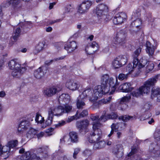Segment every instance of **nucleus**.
Returning a JSON list of instances; mask_svg holds the SVG:
<instances>
[{
  "instance_id": "37998d69",
  "label": "nucleus",
  "mask_w": 160,
  "mask_h": 160,
  "mask_svg": "<svg viewBox=\"0 0 160 160\" xmlns=\"http://www.w3.org/2000/svg\"><path fill=\"white\" fill-rule=\"evenodd\" d=\"M79 118V117L78 116V111H77L75 114V115L74 116L69 117L66 120V123L67 122H70L73 121L75 119H78Z\"/></svg>"
},
{
  "instance_id": "a18cd8bd",
  "label": "nucleus",
  "mask_w": 160,
  "mask_h": 160,
  "mask_svg": "<svg viewBox=\"0 0 160 160\" xmlns=\"http://www.w3.org/2000/svg\"><path fill=\"white\" fill-rule=\"evenodd\" d=\"M141 10L138 9L132 14V19H134L135 18H139L141 15Z\"/></svg>"
},
{
  "instance_id": "58836bf2",
  "label": "nucleus",
  "mask_w": 160,
  "mask_h": 160,
  "mask_svg": "<svg viewBox=\"0 0 160 160\" xmlns=\"http://www.w3.org/2000/svg\"><path fill=\"white\" fill-rule=\"evenodd\" d=\"M133 118H136L135 117H133V116H131L128 115H125L119 117V119L121 120L124 122H127L129 120H132Z\"/></svg>"
},
{
  "instance_id": "0e129e2a",
  "label": "nucleus",
  "mask_w": 160,
  "mask_h": 160,
  "mask_svg": "<svg viewBox=\"0 0 160 160\" xmlns=\"http://www.w3.org/2000/svg\"><path fill=\"white\" fill-rule=\"evenodd\" d=\"M154 64L152 63H148L147 66V69L149 71L152 70L154 68Z\"/></svg>"
},
{
  "instance_id": "8fccbe9b",
  "label": "nucleus",
  "mask_w": 160,
  "mask_h": 160,
  "mask_svg": "<svg viewBox=\"0 0 160 160\" xmlns=\"http://www.w3.org/2000/svg\"><path fill=\"white\" fill-rule=\"evenodd\" d=\"M36 132L33 129H31L27 134V137L29 138H31L33 137V135L35 134Z\"/></svg>"
},
{
  "instance_id": "bf43d9fd",
  "label": "nucleus",
  "mask_w": 160,
  "mask_h": 160,
  "mask_svg": "<svg viewBox=\"0 0 160 160\" xmlns=\"http://www.w3.org/2000/svg\"><path fill=\"white\" fill-rule=\"evenodd\" d=\"M80 150V149L79 148H76L74 149V152L73 155V157L74 159H76L77 158V156Z\"/></svg>"
},
{
  "instance_id": "69168bd1",
  "label": "nucleus",
  "mask_w": 160,
  "mask_h": 160,
  "mask_svg": "<svg viewBox=\"0 0 160 160\" xmlns=\"http://www.w3.org/2000/svg\"><path fill=\"white\" fill-rule=\"evenodd\" d=\"M145 18L146 21H150L152 18L151 14L150 13H146L145 15Z\"/></svg>"
},
{
  "instance_id": "49530a36",
  "label": "nucleus",
  "mask_w": 160,
  "mask_h": 160,
  "mask_svg": "<svg viewBox=\"0 0 160 160\" xmlns=\"http://www.w3.org/2000/svg\"><path fill=\"white\" fill-rule=\"evenodd\" d=\"M160 92V89L159 88H153L151 91L152 96H156Z\"/></svg>"
},
{
  "instance_id": "0eeeda50",
  "label": "nucleus",
  "mask_w": 160,
  "mask_h": 160,
  "mask_svg": "<svg viewBox=\"0 0 160 160\" xmlns=\"http://www.w3.org/2000/svg\"><path fill=\"white\" fill-rule=\"evenodd\" d=\"M62 88L60 86H53L44 90L43 93L45 96L50 97L57 93Z\"/></svg>"
},
{
  "instance_id": "f704fd0d",
  "label": "nucleus",
  "mask_w": 160,
  "mask_h": 160,
  "mask_svg": "<svg viewBox=\"0 0 160 160\" xmlns=\"http://www.w3.org/2000/svg\"><path fill=\"white\" fill-rule=\"evenodd\" d=\"M63 106V113H69L72 111V106L69 104H66Z\"/></svg>"
},
{
  "instance_id": "2eb2a0df",
  "label": "nucleus",
  "mask_w": 160,
  "mask_h": 160,
  "mask_svg": "<svg viewBox=\"0 0 160 160\" xmlns=\"http://www.w3.org/2000/svg\"><path fill=\"white\" fill-rule=\"evenodd\" d=\"M146 50L147 53L150 56H152L154 54V50L157 48V45H152L149 41H147L146 43Z\"/></svg>"
},
{
  "instance_id": "4be33fe9",
  "label": "nucleus",
  "mask_w": 160,
  "mask_h": 160,
  "mask_svg": "<svg viewBox=\"0 0 160 160\" xmlns=\"http://www.w3.org/2000/svg\"><path fill=\"white\" fill-rule=\"evenodd\" d=\"M95 13L98 19L101 21L106 20L107 13L104 12L98 7L95 9Z\"/></svg>"
},
{
  "instance_id": "a211bd4d",
  "label": "nucleus",
  "mask_w": 160,
  "mask_h": 160,
  "mask_svg": "<svg viewBox=\"0 0 160 160\" xmlns=\"http://www.w3.org/2000/svg\"><path fill=\"white\" fill-rule=\"evenodd\" d=\"M80 86L79 82L73 80L68 81L66 83V86L68 88L72 90L78 89Z\"/></svg>"
},
{
  "instance_id": "3c124183",
  "label": "nucleus",
  "mask_w": 160,
  "mask_h": 160,
  "mask_svg": "<svg viewBox=\"0 0 160 160\" xmlns=\"http://www.w3.org/2000/svg\"><path fill=\"white\" fill-rule=\"evenodd\" d=\"M66 123V121L61 120L58 122L57 124L54 125L55 128H58L61 127L64 125Z\"/></svg>"
},
{
  "instance_id": "aec40b11",
  "label": "nucleus",
  "mask_w": 160,
  "mask_h": 160,
  "mask_svg": "<svg viewBox=\"0 0 160 160\" xmlns=\"http://www.w3.org/2000/svg\"><path fill=\"white\" fill-rule=\"evenodd\" d=\"M89 124V122L87 119L78 122L77 123V126L79 131L82 132L83 130H86Z\"/></svg>"
},
{
  "instance_id": "4c0bfd02",
  "label": "nucleus",
  "mask_w": 160,
  "mask_h": 160,
  "mask_svg": "<svg viewBox=\"0 0 160 160\" xmlns=\"http://www.w3.org/2000/svg\"><path fill=\"white\" fill-rule=\"evenodd\" d=\"M99 121H97L93 122L92 124L93 130L95 131L98 130H101L99 129V128L102 126V124L99 122Z\"/></svg>"
},
{
  "instance_id": "864d4df0",
  "label": "nucleus",
  "mask_w": 160,
  "mask_h": 160,
  "mask_svg": "<svg viewBox=\"0 0 160 160\" xmlns=\"http://www.w3.org/2000/svg\"><path fill=\"white\" fill-rule=\"evenodd\" d=\"M72 7L71 5H68L65 9V13H69L72 11Z\"/></svg>"
},
{
  "instance_id": "a878e982",
  "label": "nucleus",
  "mask_w": 160,
  "mask_h": 160,
  "mask_svg": "<svg viewBox=\"0 0 160 160\" xmlns=\"http://www.w3.org/2000/svg\"><path fill=\"white\" fill-rule=\"evenodd\" d=\"M8 66L10 69H14L21 68L22 67L16 59H13L11 60L8 63Z\"/></svg>"
},
{
  "instance_id": "f257e3e1",
  "label": "nucleus",
  "mask_w": 160,
  "mask_h": 160,
  "mask_svg": "<svg viewBox=\"0 0 160 160\" xmlns=\"http://www.w3.org/2000/svg\"><path fill=\"white\" fill-rule=\"evenodd\" d=\"M160 77V74H158L149 78L145 82L143 85L132 92V95L134 97L138 98L143 95L144 93L147 94L149 92L151 88L155 85Z\"/></svg>"
},
{
  "instance_id": "f8f14e48",
  "label": "nucleus",
  "mask_w": 160,
  "mask_h": 160,
  "mask_svg": "<svg viewBox=\"0 0 160 160\" xmlns=\"http://www.w3.org/2000/svg\"><path fill=\"white\" fill-rule=\"evenodd\" d=\"M126 14L123 12H119L117 14L113 19V23L115 24H121L125 20Z\"/></svg>"
},
{
  "instance_id": "680f3d73",
  "label": "nucleus",
  "mask_w": 160,
  "mask_h": 160,
  "mask_svg": "<svg viewBox=\"0 0 160 160\" xmlns=\"http://www.w3.org/2000/svg\"><path fill=\"white\" fill-rule=\"evenodd\" d=\"M112 99V97L110 96L108 98L104 99L102 100V102L104 104H107L110 102Z\"/></svg>"
},
{
  "instance_id": "c85d7f7f",
  "label": "nucleus",
  "mask_w": 160,
  "mask_h": 160,
  "mask_svg": "<svg viewBox=\"0 0 160 160\" xmlns=\"http://www.w3.org/2000/svg\"><path fill=\"white\" fill-rule=\"evenodd\" d=\"M109 76L108 74H105L102 76L101 78V85L103 87H108V80L109 79Z\"/></svg>"
},
{
  "instance_id": "09e8293b",
  "label": "nucleus",
  "mask_w": 160,
  "mask_h": 160,
  "mask_svg": "<svg viewBox=\"0 0 160 160\" xmlns=\"http://www.w3.org/2000/svg\"><path fill=\"white\" fill-rule=\"evenodd\" d=\"M128 74H129L128 73L126 74L121 73L118 75V78L120 80L126 79L127 78Z\"/></svg>"
},
{
  "instance_id": "9b49d317",
  "label": "nucleus",
  "mask_w": 160,
  "mask_h": 160,
  "mask_svg": "<svg viewBox=\"0 0 160 160\" xmlns=\"http://www.w3.org/2000/svg\"><path fill=\"white\" fill-rule=\"evenodd\" d=\"M99 48L98 44L95 42H93L90 45L86 47L85 50L87 54L92 55L98 50Z\"/></svg>"
},
{
  "instance_id": "a19ab883",
  "label": "nucleus",
  "mask_w": 160,
  "mask_h": 160,
  "mask_svg": "<svg viewBox=\"0 0 160 160\" xmlns=\"http://www.w3.org/2000/svg\"><path fill=\"white\" fill-rule=\"evenodd\" d=\"M35 120L38 123H42L44 121V118L40 114L37 113L36 116Z\"/></svg>"
},
{
  "instance_id": "603ef678",
  "label": "nucleus",
  "mask_w": 160,
  "mask_h": 160,
  "mask_svg": "<svg viewBox=\"0 0 160 160\" xmlns=\"http://www.w3.org/2000/svg\"><path fill=\"white\" fill-rule=\"evenodd\" d=\"M65 57H62L58 58H55L53 60H50V61H47L45 62V63L47 65H49L52 62L54 61H57L61 60L63 59Z\"/></svg>"
},
{
  "instance_id": "052dcab7",
  "label": "nucleus",
  "mask_w": 160,
  "mask_h": 160,
  "mask_svg": "<svg viewBox=\"0 0 160 160\" xmlns=\"http://www.w3.org/2000/svg\"><path fill=\"white\" fill-rule=\"evenodd\" d=\"M98 142L100 146V148H102L105 147L106 145V142L104 141H98Z\"/></svg>"
},
{
  "instance_id": "393cba45",
  "label": "nucleus",
  "mask_w": 160,
  "mask_h": 160,
  "mask_svg": "<svg viewBox=\"0 0 160 160\" xmlns=\"http://www.w3.org/2000/svg\"><path fill=\"white\" fill-rule=\"evenodd\" d=\"M69 139L70 141L69 140L68 141V144H70V142L77 143L78 141V133L75 132H72L69 134Z\"/></svg>"
},
{
  "instance_id": "6e6d98bb",
  "label": "nucleus",
  "mask_w": 160,
  "mask_h": 160,
  "mask_svg": "<svg viewBox=\"0 0 160 160\" xmlns=\"http://www.w3.org/2000/svg\"><path fill=\"white\" fill-rule=\"evenodd\" d=\"M155 138L157 141H160V130L156 131L154 133Z\"/></svg>"
},
{
  "instance_id": "b1692460",
  "label": "nucleus",
  "mask_w": 160,
  "mask_h": 160,
  "mask_svg": "<svg viewBox=\"0 0 160 160\" xmlns=\"http://www.w3.org/2000/svg\"><path fill=\"white\" fill-rule=\"evenodd\" d=\"M120 90L123 92H129L132 91L133 88L131 87V84L129 83L126 82L120 85L119 87Z\"/></svg>"
},
{
  "instance_id": "7ed1b4c3",
  "label": "nucleus",
  "mask_w": 160,
  "mask_h": 160,
  "mask_svg": "<svg viewBox=\"0 0 160 160\" xmlns=\"http://www.w3.org/2000/svg\"><path fill=\"white\" fill-rule=\"evenodd\" d=\"M128 58L127 55L117 56L112 61V65L115 69H118L126 64Z\"/></svg>"
},
{
  "instance_id": "774afa93",
  "label": "nucleus",
  "mask_w": 160,
  "mask_h": 160,
  "mask_svg": "<svg viewBox=\"0 0 160 160\" xmlns=\"http://www.w3.org/2000/svg\"><path fill=\"white\" fill-rule=\"evenodd\" d=\"M18 1H9L8 2L9 4H12V5L14 7H15L18 4Z\"/></svg>"
},
{
  "instance_id": "72a5a7b5",
  "label": "nucleus",
  "mask_w": 160,
  "mask_h": 160,
  "mask_svg": "<svg viewBox=\"0 0 160 160\" xmlns=\"http://www.w3.org/2000/svg\"><path fill=\"white\" fill-rule=\"evenodd\" d=\"M131 96L129 95H127L123 98H122L119 101V103L121 105L124 104L126 107L127 105L124 103V102H127L128 101L131 99Z\"/></svg>"
},
{
  "instance_id": "ea45409f",
  "label": "nucleus",
  "mask_w": 160,
  "mask_h": 160,
  "mask_svg": "<svg viewBox=\"0 0 160 160\" xmlns=\"http://www.w3.org/2000/svg\"><path fill=\"white\" fill-rule=\"evenodd\" d=\"M135 20L133 19V21L131 25L132 27H138L140 26L142 24V21L139 18H135Z\"/></svg>"
},
{
  "instance_id": "bb28decb",
  "label": "nucleus",
  "mask_w": 160,
  "mask_h": 160,
  "mask_svg": "<svg viewBox=\"0 0 160 160\" xmlns=\"http://www.w3.org/2000/svg\"><path fill=\"white\" fill-rule=\"evenodd\" d=\"M70 100V97L68 94H63L61 95L59 98L58 101L60 103L63 105L64 104L63 102L65 103L69 102Z\"/></svg>"
},
{
  "instance_id": "9d476101",
  "label": "nucleus",
  "mask_w": 160,
  "mask_h": 160,
  "mask_svg": "<svg viewBox=\"0 0 160 160\" xmlns=\"http://www.w3.org/2000/svg\"><path fill=\"white\" fill-rule=\"evenodd\" d=\"M91 138L88 139V141L90 143L98 142L102 136L101 130H93V132L91 133Z\"/></svg>"
},
{
  "instance_id": "7c9ffc66",
  "label": "nucleus",
  "mask_w": 160,
  "mask_h": 160,
  "mask_svg": "<svg viewBox=\"0 0 160 160\" xmlns=\"http://www.w3.org/2000/svg\"><path fill=\"white\" fill-rule=\"evenodd\" d=\"M84 99V98H81L80 96H79L77 102V105L78 108H82L85 106V104L83 101Z\"/></svg>"
},
{
  "instance_id": "412c9836",
  "label": "nucleus",
  "mask_w": 160,
  "mask_h": 160,
  "mask_svg": "<svg viewBox=\"0 0 160 160\" xmlns=\"http://www.w3.org/2000/svg\"><path fill=\"white\" fill-rule=\"evenodd\" d=\"M118 85V79L116 77V80H115L113 78H110L109 79V83L108 84V86L111 88V91L110 92V94H112L115 92L116 86Z\"/></svg>"
},
{
  "instance_id": "ddd939ff",
  "label": "nucleus",
  "mask_w": 160,
  "mask_h": 160,
  "mask_svg": "<svg viewBox=\"0 0 160 160\" xmlns=\"http://www.w3.org/2000/svg\"><path fill=\"white\" fill-rule=\"evenodd\" d=\"M81 98H88L89 101H94L93 95L92 93V91L89 88H88L79 95Z\"/></svg>"
},
{
  "instance_id": "20e7f679",
  "label": "nucleus",
  "mask_w": 160,
  "mask_h": 160,
  "mask_svg": "<svg viewBox=\"0 0 160 160\" xmlns=\"http://www.w3.org/2000/svg\"><path fill=\"white\" fill-rule=\"evenodd\" d=\"M109 87H103L101 85L95 87L93 94L94 101L97 100L98 98L101 97L102 95L109 92Z\"/></svg>"
},
{
  "instance_id": "cd10ccee",
  "label": "nucleus",
  "mask_w": 160,
  "mask_h": 160,
  "mask_svg": "<svg viewBox=\"0 0 160 160\" xmlns=\"http://www.w3.org/2000/svg\"><path fill=\"white\" fill-rule=\"evenodd\" d=\"M45 69L44 67H40L36 70L34 73V76L37 78H40L46 72L43 71Z\"/></svg>"
},
{
  "instance_id": "79ce46f5",
  "label": "nucleus",
  "mask_w": 160,
  "mask_h": 160,
  "mask_svg": "<svg viewBox=\"0 0 160 160\" xmlns=\"http://www.w3.org/2000/svg\"><path fill=\"white\" fill-rule=\"evenodd\" d=\"M18 141L17 140H11L8 143V146L9 147L10 149L16 147L18 144Z\"/></svg>"
},
{
  "instance_id": "e433bc0d",
  "label": "nucleus",
  "mask_w": 160,
  "mask_h": 160,
  "mask_svg": "<svg viewBox=\"0 0 160 160\" xmlns=\"http://www.w3.org/2000/svg\"><path fill=\"white\" fill-rule=\"evenodd\" d=\"M100 10H102L108 13L109 11V8L107 5L104 3H101L98 4L97 7Z\"/></svg>"
},
{
  "instance_id": "2f4dec72",
  "label": "nucleus",
  "mask_w": 160,
  "mask_h": 160,
  "mask_svg": "<svg viewBox=\"0 0 160 160\" xmlns=\"http://www.w3.org/2000/svg\"><path fill=\"white\" fill-rule=\"evenodd\" d=\"M10 150V149L8 146V144L6 146L3 147L1 145H0V155H2L5 153L8 152Z\"/></svg>"
},
{
  "instance_id": "de8ad7c7",
  "label": "nucleus",
  "mask_w": 160,
  "mask_h": 160,
  "mask_svg": "<svg viewBox=\"0 0 160 160\" xmlns=\"http://www.w3.org/2000/svg\"><path fill=\"white\" fill-rule=\"evenodd\" d=\"M141 51V48H140L137 49L133 52L132 55V57L134 58V59L135 58H137V57L139 55Z\"/></svg>"
},
{
  "instance_id": "dca6fc26",
  "label": "nucleus",
  "mask_w": 160,
  "mask_h": 160,
  "mask_svg": "<svg viewBox=\"0 0 160 160\" xmlns=\"http://www.w3.org/2000/svg\"><path fill=\"white\" fill-rule=\"evenodd\" d=\"M77 48V44L75 41H72L66 44L64 46V48L67 51L68 53L72 52Z\"/></svg>"
},
{
  "instance_id": "f3484780",
  "label": "nucleus",
  "mask_w": 160,
  "mask_h": 160,
  "mask_svg": "<svg viewBox=\"0 0 160 160\" xmlns=\"http://www.w3.org/2000/svg\"><path fill=\"white\" fill-rule=\"evenodd\" d=\"M122 147L121 145L118 144L113 148L112 152L118 158H120L123 155Z\"/></svg>"
},
{
  "instance_id": "1a4fd4ad",
  "label": "nucleus",
  "mask_w": 160,
  "mask_h": 160,
  "mask_svg": "<svg viewBox=\"0 0 160 160\" xmlns=\"http://www.w3.org/2000/svg\"><path fill=\"white\" fill-rule=\"evenodd\" d=\"M21 160H41L39 157L32 152H27L23 154L20 158Z\"/></svg>"
},
{
  "instance_id": "423d86ee",
  "label": "nucleus",
  "mask_w": 160,
  "mask_h": 160,
  "mask_svg": "<svg viewBox=\"0 0 160 160\" xmlns=\"http://www.w3.org/2000/svg\"><path fill=\"white\" fill-rule=\"evenodd\" d=\"M93 2L91 1H84L81 4L78 6V12L81 14H84L87 12L89 8Z\"/></svg>"
},
{
  "instance_id": "473e14b6",
  "label": "nucleus",
  "mask_w": 160,
  "mask_h": 160,
  "mask_svg": "<svg viewBox=\"0 0 160 160\" xmlns=\"http://www.w3.org/2000/svg\"><path fill=\"white\" fill-rule=\"evenodd\" d=\"M45 43V42L44 41L38 43V44L36 46L35 50L36 51V52H39L43 49Z\"/></svg>"
},
{
  "instance_id": "6e6552de",
  "label": "nucleus",
  "mask_w": 160,
  "mask_h": 160,
  "mask_svg": "<svg viewBox=\"0 0 160 160\" xmlns=\"http://www.w3.org/2000/svg\"><path fill=\"white\" fill-rule=\"evenodd\" d=\"M148 61L147 59H146L145 57H142L140 61H139L137 58H135L133 60V67H137L138 69L137 74H138L140 71V69L143 68L147 64Z\"/></svg>"
},
{
  "instance_id": "6ab92c4d",
  "label": "nucleus",
  "mask_w": 160,
  "mask_h": 160,
  "mask_svg": "<svg viewBox=\"0 0 160 160\" xmlns=\"http://www.w3.org/2000/svg\"><path fill=\"white\" fill-rule=\"evenodd\" d=\"M158 149V146L155 144H152L150 146L149 150L151 154L155 157H160V150Z\"/></svg>"
},
{
  "instance_id": "338daca9",
  "label": "nucleus",
  "mask_w": 160,
  "mask_h": 160,
  "mask_svg": "<svg viewBox=\"0 0 160 160\" xmlns=\"http://www.w3.org/2000/svg\"><path fill=\"white\" fill-rule=\"evenodd\" d=\"M90 119L93 121H98L99 116L98 115H92L90 116Z\"/></svg>"
},
{
  "instance_id": "4468645a",
  "label": "nucleus",
  "mask_w": 160,
  "mask_h": 160,
  "mask_svg": "<svg viewBox=\"0 0 160 160\" xmlns=\"http://www.w3.org/2000/svg\"><path fill=\"white\" fill-rule=\"evenodd\" d=\"M30 122L28 120H22L19 125L18 128V132L20 133L23 132L30 128Z\"/></svg>"
},
{
  "instance_id": "f03ea898",
  "label": "nucleus",
  "mask_w": 160,
  "mask_h": 160,
  "mask_svg": "<svg viewBox=\"0 0 160 160\" xmlns=\"http://www.w3.org/2000/svg\"><path fill=\"white\" fill-rule=\"evenodd\" d=\"M63 113V106H59L55 108H51L48 111V117L46 121L47 126L50 125L52 122L54 116H59Z\"/></svg>"
},
{
  "instance_id": "5701e85b",
  "label": "nucleus",
  "mask_w": 160,
  "mask_h": 160,
  "mask_svg": "<svg viewBox=\"0 0 160 160\" xmlns=\"http://www.w3.org/2000/svg\"><path fill=\"white\" fill-rule=\"evenodd\" d=\"M26 70V67L22 66L21 68L14 69L12 72V75L14 77L19 78L25 72Z\"/></svg>"
},
{
  "instance_id": "5fc2aeb1",
  "label": "nucleus",
  "mask_w": 160,
  "mask_h": 160,
  "mask_svg": "<svg viewBox=\"0 0 160 160\" xmlns=\"http://www.w3.org/2000/svg\"><path fill=\"white\" fill-rule=\"evenodd\" d=\"M92 154V152L91 150L88 149H86L83 152V155L86 157L90 156Z\"/></svg>"
},
{
  "instance_id": "39448f33",
  "label": "nucleus",
  "mask_w": 160,
  "mask_h": 160,
  "mask_svg": "<svg viewBox=\"0 0 160 160\" xmlns=\"http://www.w3.org/2000/svg\"><path fill=\"white\" fill-rule=\"evenodd\" d=\"M126 34L123 30H120L117 35L116 37L113 39V42L116 44L122 45L126 41Z\"/></svg>"
},
{
  "instance_id": "4d7b16f0",
  "label": "nucleus",
  "mask_w": 160,
  "mask_h": 160,
  "mask_svg": "<svg viewBox=\"0 0 160 160\" xmlns=\"http://www.w3.org/2000/svg\"><path fill=\"white\" fill-rule=\"evenodd\" d=\"M88 114V112L87 110H83L78 116L79 117V118L81 117H83L87 116Z\"/></svg>"
},
{
  "instance_id": "e2e57ef3",
  "label": "nucleus",
  "mask_w": 160,
  "mask_h": 160,
  "mask_svg": "<svg viewBox=\"0 0 160 160\" xmlns=\"http://www.w3.org/2000/svg\"><path fill=\"white\" fill-rule=\"evenodd\" d=\"M53 160H69L67 156L64 155L63 157H61L58 158V156H57L54 158H53Z\"/></svg>"
},
{
  "instance_id": "c03bdc74",
  "label": "nucleus",
  "mask_w": 160,
  "mask_h": 160,
  "mask_svg": "<svg viewBox=\"0 0 160 160\" xmlns=\"http://www.w3.org/2000/svg\"><path fill=\"white\" fill-rule=\"evenodd\" d=\"M109 119L107 117V114H106V111H104L102 116L99 118L98 121L102 122H105Z\"/></svg>"
},
{
  "instance_id": "c756f323",
  "label": "nucleus",
  "mask_w": 160,
  "mask_h": 160,
  "mask_svg": "<svg viewBox=\"0 0 160 160\" xmlns=\"http://www.w3.org/2000/svg\"><path fill=\"white\" fill-rule=\"evenodd\" d=\"M138 70L137 67L135 66L133 67V66L132 63H129L128 64L126 67V70L129 74L132 72L133 71L136 70L137 71Z\"/></svg>"
},
{
  "instance_id": "13d9d810",
  "label": "nucleus",
  "mask_w": 160,
  "mask_h": 160,
  "mask_svg": "<svg viewBox=\"0 0 160 160\" xmlns=\"http://www.w3.org/2000/svg\"><path fill=\"white\" fill-rule=\"evenodd\" d=\"M118 117L117 115L114 113H112L110 114H107V117L108 118L114 119H115Z\"/></svg>"
},
{
  "instance_id": "c9c22d12",
  "label": "nucleus",
  "mask_w": 160,
  "mask_h": 160,
  "mask_svg": "<svg viewBox=\"0 0 160 160\" xmlns=\"http://www.w3.org/2000/svg\"><path fill=\"white\" fill-rule=\"evenodd\" d=\"M20 32V28L19 27H17L14 29V33L13 35V39L14 40H17V38L19 36Z\"/></svg>"
}]
</instances>
